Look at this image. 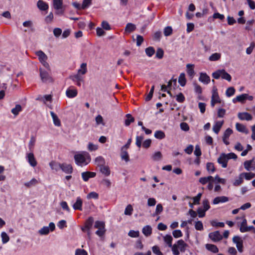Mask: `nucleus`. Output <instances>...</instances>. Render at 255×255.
I'll use <instances>...</instances> for the list:
<instances>
[{
	"label": "nucleus",
	"mask_w": 255,
	"mask_h": 255,
	"mask_svg": "<svg viewBox=\"0 0 255 255\" xmlns=\"http://www.w3.org/2000/svg\"><path fill=\"white\" fill-rule=\"evenodd\" d=\"M76 164L80 166L87 165L91 161L89 153L86 151H81L75 154L74 156Z\"/></svg>",
	"instance_id": "obj_1"
},
{
	"label": "nucleus",
	"mask_w": 255,
	"mask_h": 255,
	"mask_svg": "<svg viewBox=\"0 0 255 255\" xmlns=\"http://www.w3.org/2000/svg\"><path fill=\"white\" fill-rule=\"evenodd\" d=\"M188 245L182 239L178 240L172 247V252L174 255H179L180 252H185Z\"/></svg>",
	"instance_id": "obj_2"
},
{
	"label": "nucleus",
	"mask_w": 255,
	"mask_h": 255,
	"mask_svg": "<svg viewBox=\"0 0 255 255\" xmlns=\"http://www.w3.org/2000/svg\"><path fill=\"white\" fill-rule=\"evenodd\" d=\"M237 158V155L233 152L228 154L222 153L218 158L217 161L218 162L222 165L223 168H226L227 167L228 161L229 159H236Z\"/></svg>",
	"instance_id": "obj_3"
},
{
	"label": "nucleus",
	"mask_w": 255,
	"mask_h": 255,
	"mask_svg": "<svg viewBox=\"0 0 255 255\" xmlns=\"http://www.w3.org/2000/svg\"><path fill=\"white\" fill-rule=\"evenodd\" d=\"M35 54L38 57L39 60L43 66L50 71L49 65L46 61L47 60V55L41 50L36 51Z\"/></svg>",
	"instance_id": "obj_4"
},
{
	"label": "nucleus",
	"mask_w": 255,
	"mask_h": 255,
	"mask_svg": "<svg viewBox=\"0 0 255 255\" xmlns=\"http://www.w3.org/2000/svg\"><path fill=\"white\" fill-rule=\"evenodd\" d=\"M63 0H53V6L56 10L55 14L57 15H62L64 12V9L63 8Z\"/></svg>",
	"instance_id": "obj_5"
},
{
	"label": "nucleus",
	"mask_w": 255,
	"mask_h": 255,
	"mask_svg": "<svg viewBox=\"0 0 255 255\" xmlns=\"http://www.w3.org/2000/svg\"><path fill=\"white\" fill-rule=\"evenodd\" d=\"M212 93L211 105L212 107H214L216 103H220L221 101L218 95L217 88L215 86L213 87Z\"/></svg>",
	"instance_id": "obj_6"
},
{
	"label": "nucleus",
	"mask_w": 255,
	"mask_h": 255,
	"mask_svg": "<svg viewBox=\"0 0 255 255\" xmlns=\"http://www.w3.org/2000/svg\"><path fill=\"white\" fill-rule=\"evenodd\" d=\"M40 76L43 82H53L52 78L49 75V73L44 70L40 68Z\"/></svg>",
	"instance_id": "obj_7"
},
{
	"label": "nucleus",
	"mask_w": 255,
	"mask_h": 255,
	"mask_svg": "<svg viewBox=\"0 0 255 255\" xmlns=\"http://www.w3.org/2000/svg\"><path fill=\"white\" fill-rule=\"evenodd\" d=\"M69 78L72 81H73L78 87H80L81 86L82 83H83L84 81V77H82V75L77 73L73 75H71L69 77Z\"/></svg>",
	"instance_id": "obj_8"
},
{
	"label": "nucleus",
	"mask_w": 255,
	"mask_h": 255,
	"mask_svg": "<svg viewBox=\"0 0 255 255\" xmlns=\"http://www.w3.org/2000/svg\"><path fill=\"white\" fill-rule=\"evenodd\" d=\"M94 222L93 217H89L85 222V225L82 228V230L84 232H87L88 234H90V230L91 229Z\"/></svg>",
	"instance_id": "obj_9"
},
{
	"label": "nucleus",
	"mask_w": 255,
	"mask_h": 255,
	"mask_svg": "<svg viewBox=\"0 0 255 255\" xmlns=\"http://www.w3.org/2000/svg\"><path fill=\"white\" fill-rule=\"evenodd\" d=\"M55 224L53 222H51L49 224V227H43L38 232L42 235H47L49 233L50 230L51 231H53L55 230Z\"/></svg>",
	"instance_id": "obj_10"
},
{
	"label": "nucleus",
	"mask_w": 255,
	"mask_h": 255,
	"mask_svg": "<svg viewBox=\"0 0 255 255\" xmlns=\"http://www.w3.org/2000/svg\"><path fill=\"white\" fill-rule=\"evenodd\" d=\"M78 95V91L77 89L73 86H70L66 91V95L69 98H73L76 97Z\"/></svg>",
	"instance_id": "obj_11"
},
{
	"label": "nucleus",
	"mask_w": 255,
	"mask_h": 255,
	"mask_svg": "<svg viewBox=\"0 0 255 255\" xmlns=\"http://www.w3.org/2000/svg\"><path fill=\"white\" fill-rule=\"evenodd\" d=\"M233 242L236 245V247L239 252L243 251V242L239 236H235L233 238Z\"/></svg>",
	"instance_id": "obj_12"
},
{
	"label": "nucleus",
	"mask_w": 255,
	"mask_h": 255,
	"mask_svg": "<svg viewBox=\"0 0 255 255\" xmlns=\"http://www.w3.org/2000/svg\"><path fill=\"white\" fill-rule=\"evenodd\" d=\"M209 237L214 242L220 241L223 238V236L221 235L219 231L210 233L209 234Z\"/></svg>",
	"instance_id": "obj_13"
},
{
	"label": "nucleus",
	"mask_w": 255,
	"mask_h": 255,
	"mask_svg": "<svg viewBox=\"0 0 255 255\" xmlns=\"http://www.w3.org/2000/svg\"><path fill=\"white\" fill-rule=\"evenodd\" d=\"M26 158L28 162L32 167H34L37 165V161L32 152L27 153Z\"/></svg>",
	"instance_id": "obj_14"
},
{
	"label": "nucleus",
	"mask_w": 255,
	"mask_h": 255,
	"mask_svg": "<svg viewBox=\"0 0 255 255\" xmlns=\"http://www.w3.org/2000/svg\"><path fill=\"white\" fill-rule=\"evenodd\" d=\"M232 133L233 130L230 128H228L225 131L223 136V141L226 145H229L230 144L229 138Z\"/></svg>",
	"instance_id": "obj_15"
},
{
	"label": "nucleus",
	"mask_w": 255,
	"mask_h": 255,
	"mask_svg": "<svg viewBox=\"0 0 255 255\" xmlns=\"http://www.w3.org/2000/svg\"><path fill=\"white\" fill-rule=\"evenodd\" d=\"M245 168L247 171L254 170L255 169V161L254 160H247L244 162Z\"/></svg>",
	"instance_id": "obj_16"
},
{
	"label": "nucleus",
	"mask_w": 255,
	"mask_h": 255,
	"mask_svg": "<svg viewBox=\"0 0 255 255\" xmlns=\"http://www.w3.org/2000/svg\"><path fill=\"white\" fill-rule=\"evenodd\" d=\"M61 169L66 174H71L73 172V167L70 164L61 163Z\"/></svg>",
	"instance_id": "obj_17"
},
{
	"label": "nucleus",
	"mask_w": 255,
	"mask_h": 255,
	"mask_svg": "<svg viewBox=\"0 0 255 255\" xmlns=\"http://www.w3.org/2000/svg\"><path fill=\"white\" fill-rule=\"evenodd\" d=\"M229 201V199L228 197L222 196H218L214 199L212 201V203L214 205H216L219 203H225Z\"/></svg>",
	"instance_id": "obj_18"
},
{
	"label": "nucleus",
	"mask_w": 255,
	"mask_h": 255,
	"mask_svg": "<svg viewBox=\"0 0 255 255\" xmlns=\"http://www.w3.org/2000/svg\"><path fill=\"white\" fill-rule=\"evenodd\" d=\"M37 6L41 11H46L49 8L48 4L42 0H39L37 1Z\"/></svg>",
	"instance_id": "obj_19"
},
{
	"label": "nucleus",
	"mask_w": 255,
	"mask_h": 255,
	"mask_svg": "<svg viewBox=\"0 0 255 255\" xmlns=\"http://www.w3.org/2000/svg\"><path fill=\"white\" fill-rule=\"evenodd\" d=\"M83 200L80 197L76 198L75 203L73 205V208L75 210H82Z\"/></svg>",
	"instance_id": "obj_20"
},
{
	"label": "nucleus",
	"mask_w": 255,
	"mask_h": 255,
	"mask_svg": "<svg viewBox=\"0 0 255 255\" xmlns=\"http://www.w3.org/2000/svg\"><path fill=\"white\" fill-rule=\"evenodd\" d=\"M238 116L241 120H246L249 121L252 120L253 119L252 115L247 112L239 113Z\"/></svg>",
	"instance_id": "obj_21"
},
{
	"label": "nucleus",
	"mask_w": 255,
	"mask_h": 255,
	"mask_svg": "<svg viewBox=\"0 0 255 255\" xmlns=\"http://www.w3.org/2000/svg\"><path fill=\"white\" fill-rule=\"evenodd\" d=\"M199 80L205 84H208L210 82V78L206 73H201L199 78Z\"/></svg>",
	"instance_id": "obj_22"
},
{
	"label": "nucleus",
	"mask_w": 255,
	"mask_h": 255,
	"mask_svg": "<svg viewBox=\"0 0 255 255\" xmlns=\"http://www.w3.org/2000/svg\"><path fill=\"white\" fill-rule=\"evenodd\" d=\"M224 124V121H217L215 122V124L213 127V131L216 133L218 134L222 127Z\"/></svg>",
	"instance_id": "obj_23"
},
{
	"label": "nucleus",
	"mask_w": 255,
	"mask_h": 255,
	"mask_svg": "<svg viewBox=\"0 0 255 255\" xmlns=\"http://www.w3.org/2000/svg\"><path fill=\"white\" fill-rule=\"evenodd\" d=\"M49 164L51 170L53 171L57 172L61 169V163H58L55 161H51L50 162H49Z\"/></svg>",
	"instance_id": "obj_24"
},
{
	"label": "nucleus",
	"mask_w": 255,
	"mask_h": 255,
	"mask_svg": "<svg viewBox=\"0 0 255 255\" xmlns=\"http://www.w3.org/2000/svg\"><path fill=\"white\" fill-rule=\"evenodd\" d=\"M152 228L149 225H146L143 227L142 229V233L145 237H149L152 234Z\"/></svg>",
	"instance_id": "obj_25"
},
{
	"label": "nucleus",
	"mask_w": 255,
	"mask_h": 255,
	"mask_svg": "<svg viewBox=\"0 0 255 255\" xmlns=\"http://www.w3.org/2000/svg\"><path fill=\"white\" fill-rule=\"evenodd\" d=\"M247 94H243L239 96H237L235 98L233 99V102L235 103L237 102L244 103L247 100Z\"/></svg>",
	"instance_id": "obj_26"
},
{
	"label": "nucleus",
	"mask_w": 255,
	"mask_h": 255,
	"mask_svg": "<svg viewBox=\"0 0 255 255\" xmlns=\"http://www.w3.org/2000/svg\"><path fill=\"white\" fill-rule=\"evenodd\" d=\"M194 67L193 64H188L186 65L187 73L191 78H193L195 74Z\"/></svg>",
	"instance_id": "obj_27"
},
{
	"label": "nucleus",
	"mask_w": 255,
	"mask_h": 255,
	"mask_svg": "<svg viewBox=\"0 0 255 255\" xmlns=\"http://www.w3.org/2000/svg\"><path fill=\"white\" fill-rule=\"evenodd\" d=\"M50 115L52 118L53 123L55 126L59 127L61 126V122L57 116L52 111L50 112Z\"/></svg>",
	"instance_id": "obj_28"
},
{
	"label": "nucleus",
	"mask_w": 255,
	"mask_h": 255,
	"mask_svg": "<svg viewBox=\"0 0 255 255\" xmlns=\"http://www.w3.org/2000/svg\"><path fill=\"white\" fill-rule=\"evenodd\" d=\"M87 72V64L83 63L81 64L80 68L78 70L77 74L82 75Z\"/></svg>",
	"instance_id": "obj_29"
},
{
	"label": "nucleus",
	"mask_w": 255,
	"mask_h": 255,
	"mask_svg": "<svg viewBox=\"0 0 255 255\" xmlns=\"http://www.w3.org/2000/svg\"><path fill=\"white\" fill-rule=\"evenodd\" d=\"M236 128L237 130L239 132L245 133H248V130L247 129L246 127L241 124L238 123H236Z\"/></svg>",
	"instance_id": "obj_30"
},
{
	"label": "nucleus",
	"mask_w": 255,
	"mask_h": 255,
	"mask_svg": "<svg viewBox=\"0 0 255 255\" xmlns=\"http://www.w3.org/2000/svg\"><path fill=\"white\" fill-rule=\"evenodd\" d=\"M163 240L169 247L172 248V247H173V245H172L173 238L170 235H166L164 236Z\"/></svg>",
	"instance_id": "obj_31"
},
{
	"label": "nucleus",
	"mask_w": 255,
	"mask_h": 255,
	"mask_svg": "<svg viewBox=\"0 0 255 255\" xmlns=\"http://www.w3.org/2000/svg\"><path fill=\"white\" fill-rule=\"evenodd\" d=\"M38 182V181L36 179L32 178L30 181L25 182L24 185L27 188H31V187L36 186Z\"/></svg>",
	"instance_id": "obj_32"
},
{
	"label": "nucleus",
	"mask_w": 255,
	"mask_h": 255,
	"mask_svg": "<svg viewBox=\"0 0 255 255\" xmlns=\"http://www.w3.org/2000/svg\"><path fill=\"white\" fill-rule=\"evenodd\" d=\"M95 162V164L99 167L105 165V159L101 156L96 157Z\"/></svg>",
	"instance_id": "obj_33"
},
{
	"label": "nucleus",
	"mask_w": 255,
	"mask_h": 255,
	"mask_svg": "<svg viewBox=\"0 0 255 255\" xmlns=\"http://www.w3.org/2000/svg\"><path fill=\"white\" fill-rule=\"evenodd\" d=\"M206 248L213 253H217L219 249L217 247L213 244H207L206 245Z\"/></svg>",
	"instance_id": "obj_34"
},
{
	"label": "nucleus",
	"mask_w": 255,
	"mask_h": 255,
	"mask_svg": "<svg viewBox=\"0 0 255 255\" xmlns=\"http://www.w3.org/2000/svg\"><path fill=\"white\" fill-rule=\"evenodd\" d=\"M221 58L220 53H214L209 57V60L210 61H216L220 60Z\"/></svg>",
	"instance_id": "obj_35"
},
{
	"label": "nucleus",
	"mask_w": 255,
	"mask_h": 255,
	"mask_svg": "<svg viewBox=\"0 0 255 255\" xmlns=\"http://www.w3.org/2000/svg\"><path fill=\"white\" fill-rule=\"evenodd\" d=\"M100 171L105 176H108L110 175L111 171L108 166L105 165L100 167Z\"/></svg>",
	"instance_id": "obj_36"
},
{
	"label": "nucleus",
	"mask_w": 255,
	"mask_h": 255,
	"mask_svg": "<svg viewBox=\"0 0 255 255\" xmlns=\"http://www.w3.org/2000/svg\"><path fill=\"white\" fill-rule=\"evenodd\" d=\"M243 221L241 224L240 231L241 233H245V231H243L244 230H246V229L248 227L247 226V221L245 218V216L242 217Z\"/></svg>",
	"instance_id": "obj_37"
},
{
	"label": "nucleus",
	"mask_w": 255,
	"mask_h": 255,
	"mask_svg": "<svg viewBox=\"0 0 255 255\" xmlns=\"http://www.w3.org/2000/svg\"><path fill=\"white\" fill-rule=\"evenodd\" d=\"M213 177L212 176H209L208 177H201L199 179V182L202 184L205 185L207 183L213 181Z\"/></svg>",
	"instance_id": "obj_38"
},
{
	"label": "nucleus",
	"mask_w": 255,
	"mask_h": 255,
	"mask_svg": "<svg viewBox=\"0 0 255 255\" xmlns=\"http://www.w3.org/2000/svg\"><path fill=\"white\" fill-rule=\"evenodd\" d=\"M154 137L159 139H162L165 138V133L162 130H156L154 132Z\"/></svg>",
	"instance_id": "obj_39"
},
{
	"label": "nucleus",
	"mask_w": 255,
	"mask_h": 255,
	"mask_svg": "<svg viewBox=\"0 0 255 255\" xmlns=\"http://www.w3.org/2000/svg\"><path fill=\"white\" fill-rule=\"evenodd\" d=\"M136 28L135 25L131 23H128L125 27V31L128 33L131 32L135 30Z\"/></svg>",
	"instance_id": "obj_40"
},
{
	"label": "nucleus",
	"mask_w": 255,
	"mask_h": 255,
	"mask_svg": "<svg viewBox=\"0 0 255 255\" xmlns=\"http://www.w3.org/2000/svg\"><path fill=\"white\" fill-rule=\"evenodd\" d=\"M178 82L180 84V85L182 87L185 85L186 80L184 73L180 74L178 79Z\"/></svg>",
	"instance_id": "obj_41"
},
{
	"label": "nucleus",
	"mask_w": 255,
	"mask_h": 255,
	"mask_svg": "<svg viewBox=\"0 0 255 255\" xmlns=\"http://www.w3.org/2000/svg\"><path fill=\"white\" fill-rule=\"evenodd\" d=\"M206 168L209 173H213L215 171L214 164L212 162H208L206 164Z\"/></svg>",
	"instance_id": "obj_42"
},
{
	"label": "nucleus",
	"mask_w": 255,
	"mask_h": 255,
	"mask_svg": "<svg viewBox=\"0 0 255 255\" xmlns=\"http://www.w3.org/2000/svg\"><path fill=\"white\" fill-rule=\"evenodd\" d=\"M127 119L125 120V124L126 126H128L129 125L134 122V119L130 114H127L126 115Z\"/></svg>",
	"instance_id": "obj_43"
},
{
	"label": "nucleus",
	"mask_w": 255,
	"mask_h": 255,
	"mask_svg": "<svg viewBox=\"0 0 255 255\" xmlns=\"http://www.w3.org/2000/svg\"><path fill=\"white\" fill-rule=\"evenodd\" d=\"M244 181V177L242 174V173H241L239 176V177L238 179H236L234 182L233 183V185L235 186H238L239 185H240Z\"/></svg>",
	"instance_id": "obj_44"
},
{
	"label": "nucleus",
	"mask_w": 255,
	"mask_h": 255,
	"mask_svg": "<svg viewBox=\"0 0 255 255\" xmlns=\"http://www.w3.org/2000/svg\"><path fill=\"white\" fill-rule=\"evenodd\" d=\"M244 178L246 180H251L255 177V174L252 172H244L242 173Z\"/></svg>",
	"instance_id": "obj_45"
},
{
	"label": "nucleus",
	"mask_w": 255,
	"mask_h": 255,
	"mask_svg": "<svg viewBox=\"0 0 255 255\" xmlns=\"http://www.w3.org/2000/svg\"><path fill=\"white\" fill-rule=\"evenodd\" d=\"M21 106L20 105L17 104L15 106V108L12 109L11 112L14 115L17 116L18 115L19 113L21 111Z\"/></svg>",
	"instance_id": "obj_46"
},
{
	"label": "nucleus",
	"mask_w": 255,
	"mask_h": 255,
	"mask_svg": "<svg viewBox=\"0 0 255 255\" xmlns=\"http://www.w3.org/2000/svg\"><path fill=\"white\" fill-rule=\"evenodd\" d=\"M145 53L148 57H151L155 53V50L153 47L150 46L145 50Z\"/></svg>",
	"instance_id": "obj_47"
},
{
	"label": "nucleus",
	"mask_w": 255,
	"mask_h": 255,
	"mask_svg": "<svg viewBox=\"0 0 255 255\" xmlns=\"http://www.w3.org/2000/svg\"><path fill=\"white\" fill-rule=\"evenodd\" d=\"M221 77L222 79H226L229 82L231 81L232 79L231 75L224 69L222 70Z\"/></svg>",
	"instance_id": "obj_48"
},
{
	"label": "nucleus",
	"mask_w": 255,
	"mask_h": 255,
	"mask_svg": "<svg viewBox=\"0 0 255 255\" xmlns=\"http://www.w3.org/2000/svg\"><path fill=\"white\" fill-rule=\"evenodd\" d=\"M235 93V89L234 87L228 88L226 91V95L228 97L233 96Z\"/></svg>",
	"instance_id": "obj_49"
},
{
	"label": "nucleus",
	"mask_w": 255,
	"mask_h": 255,
	"mask_svg": "<svg viewBox=\"0 0 255 255\" xmlns=\"http://www.w3.org/2000/svg\"><path fill=\"white\" fill-rule=\"evenodd\" d=\"M162 154L160 151L155 152L152 156V158L154 161H158L162 158Z\"/></svg>",
	"instance_id": "obj_50"
},
{
	"label": "nucleus",
	"mask_w": 255,
	"mask_h": 255,
	"mask_svg": "<svg viewBox=\"0 0 255 255\" xmlns=\"http://www.w3.org/2000/svg\"><path fill=\"white\" fill-rule=\"evenodd\" d=\"M121 156L122 159L126 162H128L129 160L128 154L126 150H122Z\"/></svg>",
	"instance_id": "obj_51"
},
{
	"label": "nucleus",
	"mask_w": 255,
	"mask_h": 255,
	"mask_svg": "<svg viewBox=\"0 0 255 255\" xmlns=\"http://www.w3.org/2000/svg\"><path fill=\"white\" fill-rule=\"evenodd\" d=\"M1 237L2 242L3 244H6L9 240V238L8 236L4 232H2L1 233Z\"/></svg>",
	"instance_id": "obj_52"
},
{
	"label": "nucleus",
	"mask_w": 255,
	"mask_h": 255,
	"mask_svg": "<svg viewBox=\"0 0 255 255\" xmlns=\"http://www.w3.org/2000/svg\"><path fill=\"white\" fill-rule=\"evenodd\" d=\"M163 211V207L161 204H158L156 205L155 213L153 216L158 215L160 214Z\"/></svg>",
	"instance_id": "obj_53"
},
{
	"label": "nucleus",
	"mask_w": 255,
	"mask_h": 255,
	"mask_svg": "<svg viewBox=\"0 0 255 255\" xmlns=\"http://www.w3.org/2000/svg\"><path fill=\"white\" fill-rule=\"evenodd\" d=\"M202 207L203 208V209H204L206 211H208L210 209V206L208 200L205 199L203 200Z\"/></svg>",
	"instance_id": "obj_54"
},
{
	"label": "nucleus",
	"mask_w": 255,
	"mask_h": 255,
	"mask_svg": "<svg viewBox=\"0 0 255 255\" xmlns=\"http://www.w3.org/2000/svg\"><path fill=\"white\" fill-rule=\"evenodd\" d=\"M133 208L130 204L128 205L125 209V214L126 215H131L132 213Z\"/></svg>",
	"instance_id": "obj_55"
},
{
	"label": "nucleus",
	"mask_w": 255,
	"mask_h": 255,
	"mask_svg": "<svg viewBox=\"0 0 255 255\" xmlns=\"http://www.w3.org/2000/svg\"><path fill=\"white\" fill-rule=\"evenodd\" d=\"M195 228L198 231H202L204 229L203 223L200 221H198L195 223Z\"/></svg>",
	"instance_id": "obj_56"
},
{
	"label": "nucleus",
	"mask_w": 255,
	"mask_h": 255,
	"mask_svg": "<svg viewBox=\"0 0 255 255\" xmlns=\"http://www.w3.org/2000/svg\"><path fill=\"white\" fill-rule=\"evenodd\" d=\"M128 235L131 238H137L139 236V232L138 231L130 230Z\"/></svg>",
	"instance_id": "obj_57"
},
{
	"label": "nucleus",
	"mask_w": 255,
	"mask_h": 255,
	"mask_svg": "<svg viewBox=\"0 0 255 255\" xmlns=\"http://www.w3.org/2000/svg\"><path fill=\"white\" fill-rule=\"evenodd\" d=\"M75 255H88V252L82 249H77L75 250Z\"/></svg>",
	"instance_id": "obj_58"
},
{
	"label": "nucleus",
	"mask_w": 255,
	"mask_h": 255,
	"mask_svg": "<svg viewBox=\"0 0 255 255\" xmlns=\"http://www.w3.org/2000/svg\"><path fill=\"white\" fill-rule=\"evenodd\" d=\"M94 226L95 228H97L98 229H104L105 225L104 222L102 221H97L95 222Z\"/></svg>",
	"instance_id": "obj_59"
},
{
	"label": "nucleus",
	"mask_w": 255,
	"mask_h": 255,
	"mask_svg": "<svg viewBox=\"0 0 255 255\" xmlns=\"http://www.w3.org/2000/svg\"><path fill=\"white\" fill-rule=\"evenodd\" d=\"M202 196V193H199L196 196L193 198V204L198 205L199 204L200 200Z\"/></svg>",
	"instance_id": "obj_60"
},
{
	"label": "nucleus",
	"mask_w": 255,
	"mask_h": 255,
	"mask_svg": "<svg viewBox=\"0 0 255 255\" xmlns=\"http://www.w3.org/2000/svg\"><path fill=\"white\" fill-rule=\"evenodd\" d=\"M164 34L167 36L171 35L172 33V29L171 26H167L164 29Z\"/></svg>",
	"instance_id": "obj_61"
},
{
	"label": "nucleus",
	"mask_w": 255,
	"mask_h": 255,
	"mask_svg": "<svg viewBox=\"0 0 255 255\" xmlns=\"http://www.w3.org/2000/svg\"><path fill=\"white\" fill-rule=\"evenodd\" d=\"M172 235L175 238H178L182 237L183 234L180 230H176L172 232Z\"/></svg>",
	"instance_id": "obj_62"
},
{
	"label": "nucleus",
	"mask_w": 255,
	"mask_h": 255,
	"mask_svg": "<svg viewBox=\"0 0 255 255\" xmlns=\"http://www.w3.org/2000/svg\"><path fill=\"white\" fill-rule=\"evenodd\" d=\"M143 139V136H137L136 137V142L135 144L136 146L140 148L141 146V143Z\"/></svg>",
	"instance_id": "obj_63"
},
{
	"label": "nucleus",
	"mask_w": 255,
	"mask_h": 255,
	"mask_svg": "<svg viewBox=\"0 0 255 255\" xmlns=\"http://www.w3.org/2000/svg\"><path fill=\"white\" fill-rule=\"evenodd\" d=\"M185 99V97L182 93L178 94L176 97V101L179 103H183Z\"/></svg>",
	"instance_id": "obj_64"
}]
</instances>
